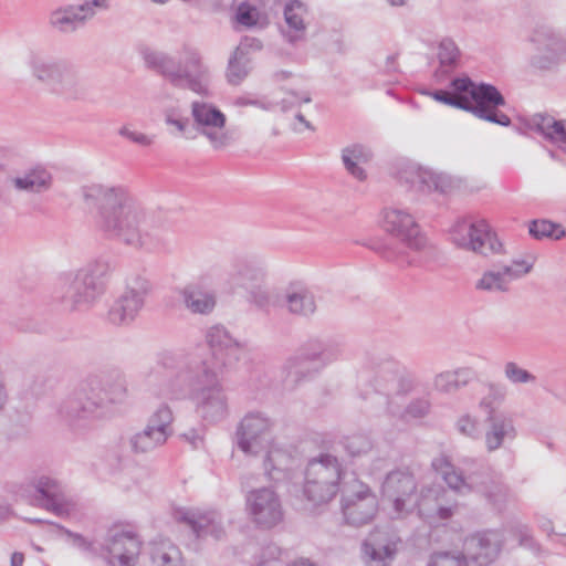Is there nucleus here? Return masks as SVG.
Returning a JSON list of instances; mask_svg holds the SVG:
<instances>
[{"mask_svg":"<svg viewBox=\"0 0 566 566\" xmlns=\"http://www.w3.org/2000/svg\"><path fill=\"white\" fill-rule=\"evenodd\" d=\"M86 206L96 209L95 223L106 237L136 250L155 252L163 248L153 233L155 218L122 186L91 184L82 188Z\"/></svg>","mask_w":566,"mask_h":566,"instance_id":"nucleus-1","label":"nucleus"},{"mask_svg":"<svg viewBox=\"0 0 566 566\" xmlns=\"http://www.w3.org/2000/svg\"><path fill=\"white\" fill-rule=\"evenodd\" d=\"M165 369L163 382L157 395L168 400H181L190 397L196 412L207 423H218L229 413V401L221 385V373L211 369H193L185 359L161 357Z\"/></svg>","mask_w":566,"mask_h":566,"instance_id":"nucleus-2","label":"nucleus"},{"mask_svg":"<svg viewBox=\"0 0 566 566\" xmlns=\"http://www.w3.org/2000/svg\"><path fill=\"white\" fill-rule=\"evenodd\" d=\"M154 102L172 136L193 140L200 134L213 150H223L233 144L234 136L227 127V116L213 103L192 101L189 117L175 92L166 86L155 94Z\"/></svg>","mask_w":566,"mask_h":566,"instance_id":"nucleus-3","label":"nucleus"},{"mask_svg":"<svg viewBox=\"0 0 566 566\" xmlns=\"http://www.w3.org/2000/svg\"><path fill=\"white\" fill-rule=\"evenodd\" d=\"M275 420L265 412H248L239 422L235 439L238 448L248 455L265 452L262 468L269 481L277 483L291 476L292 455L275 442Z\"/></svg>","mask_w":566,"mask_h":566,"instance_id":"nucleus-4","label":"nucleus"},{"mask_svg":"<svg viewBox=\"0 0 566 566\" xmlns=\"http://www.w3.org/2000/svg\"><path fill=\"white\" fill-rule=\"evenodd\" d=\"M145 61L174 87L187 88L202 96L210 95L211 70L198 48L185 44L175 55L151 52L145 56Z\"/></svg>","mask_w":566,"mask_h":566,"instance_id":"nucleus-5","label":"nucleus"},{"mask_svg":"<svg viewBox=\"0 0 566 566\" xmlns=\"http://www.w3.org/2000/svg\"><path fill=\"white\" fill-rule=\"evenodd\" d=\"M428 95L437 102L470 112L480 119L501 126L511 124L510 117L499 111L505 105V99L491 84H475L469 77H457L450 83L449 91L429 92Z\"/></svg>","mask_w":566,"mask_h":566,"instance_id":"nucleus-6","label":"nucleus"},{"mask_svg":"<svg viewBox=\"0 0 566 566\" xmlns=\"http://www.w3.org/2000/svg\"><path fill=\"white\" fill-rule=\"evenodd\" d=\"M27 63L32 76L44 83L53 94L69 101H81L87 96V78L75 64L33 52L29 54Z\"/></svg>","mask_w":566,"mask_h":566,"instance_id":"nucleus-7","label":"nucleus"},{"mask_svg":"<svg viewBox=\"0 0 566 566\" xmlns=\"http://www.w3.org/2000/svg\"><path fill=\"white\" fill-rule=\"evenodd\" d=\"M108 265L102 261L90 262L75 272L65 274L56 290V297L65 311L90 308L104 293V277Z\"/></svg>","mask_w":566,"mask_h":566,"instance_id":"nucleus-8","label":"nucleus"},{"mask_svg":"<svg viewBox=\"0 0 566 566\" xmlns=\"http://www.w3.org/2000/svg\"><path fill=\"white\" fill-rule=\"evenodd\" d=\"M126 392L122 381L102 387L96 378L81 382L60 405V415L70 422L97 418L104 407L120 401Z\"/></svg>","mask_w":566,"mask_h":566,"instance_id":"nucleus-9","label":"nucleus"},{"mask_svg":"<svg viewBox=\"0 0 566 566\" xmlns=\"http://www.w3.org/2000/svg\"><path fill=\"white\" fill-rule=\"evenodd\" d=\"M345 470L338 458L319 453L308 460L305 468L303 494L313 506L327 504L339 492Z\"/></svg>","mask_w":566,"mask_h":566,"instance_id":"nucleus-10","label":"nucleus"},{"mask_svg":"<svg viewBox=\"0 0 566 566\" xmlns=\"http://www.w3.org/2000/svg\"><path fill=\"white\" fill-rule=\"evenodd\" d=\"M205 339L211 350L210 359L198 360L193 355L186 352L165 354L163 357H170L176 360L185 359L192 365L191 368L193 369L208 368L221 374L234 367L239 361L243 344L224 326L217 324L209 327L206 332Z\"/></svg>","mask_w":566,"mask_h":566,"instance_id":"nucleus-11","label":"nucleus"},{"mask_svg":"<svg viewBox=\"0 0 566 566\" xmlns=\"http://www.w3.org/2000/svg\"><path fill=\"white\" fill-rule=\"evenodd\" d=\"M431 468L444 481L448 491H453L459 495L478 492L494 505H501L506 497V490L502 484L491 478H484L479 483L472 476L465 478L462 471L454 467L451 459L446 454L434 457L431 461Z\"/></svg>","mask_w":566,"mask_h":566,"instance_id":"nucleus-12","label":"nucleus"},{"mask_svg":"<svg viewBox=\"0 0 566 566\" xmlns=\"http://www.w3.org/2000/svg\"><path fill=\"white\" fill-rule=\"evenodd\" d=\"M530 64L538 71H554L566 62V36L548 25L535 27L528 35Z\"/></svg>","mask_w":566,"mask_h":566,"instance_id":"nucleus-13","label":"nucleus"},{"mask_svg":"<svg viewBox=\"0 0 566 566\" xmlns=\"http://www.w3.org/2000/svg\"><path fill=\"white\" fill-rule=\"evenodd\" d=\"M451 242L467 251L489 256L502 252V243L484 219H461L450 228Z\"/></svg>","mask_w":566,"mask_h":566,"instance_id":"nucleus-14","label":"nucleus"},{"mask_svg":"<svg viewBox=\"0 0 566 566\" xmlns=\"http://www.w3.org/2000/svg\"><path fill=\"white\" fill-rule=\"evenodd\" d=\"M379 227L392 238L403 243L408 249L418 253H430L432 244L421 233L413 216L406 209L386 207L379 213Z\"/></svg>","mask_w":566,"mask_h":566,"instance_id":"nucleus-15","label":"nucleus"},{"mask_svg":"<svg viewBox=\"0 0 566 566\" xmlns=\"http://www.w3.org/2000/svg\"><path fill=\"white\" fill-rule=\"evenodd\" d=\"M381 493L396 517L408 515L416 509L420 510L418 482L407 469L389 472L382 482Z\"/></svg>","mask_w":566,"mask_h":566,"instance_id":"nucleus-16","label":"nucleus"},{"mask_svg":"<svg viewBox=\"0 0 566 566\" xmlns=\"http://www.w3.org/2000/svg\"><path fill=\"white\" fill-rule=\"evenodd\" d=\"M340 504L346 523L353 526L370 523L379 509L376 494L357 480L344 488Z\"/></svg>","mask_w":566,"mask_h":566,"instance_id":"nucleus-17","label":"nucleus"},{"mask_svg":"<svg viewBox=\"0 0 566 566\" xmlns=\"http://www.w3.org/2000/svg\"><path fill=\"white\" fill-rule=\"evenodd\" d=\"M343 355V349L338 346H325L318 349H304L300 355L289 358L283 366L284 386L294 389L302 381L311 378L314 370L311 365L319 363L323 368L326 365L336 361ZM318 369H315L317 371Z\"/></svg>","mask_w":566,"mask_h":566,"instance_id":"nucleus-18","label":"nucleus"},{"mask_svg":"<svg viewBox=\"0 0 566 566\" xmlns=\"http://www.w3.org/2000/svg\"><path fill=\"white\" fill-rule=\"evenodd\" d=\"M245 511L250 520L262 528H272L284 518L280 494L273 486H260L245 495Z\"/></svg>","mask_w":566,"mask_h":566,"instance_id":"nucleus-19","label":"nucleus"},{"mask_svg":"<svg viewBox=\"0 0 566 566\" xmlns=\"http://www.w3.org/2000/svg\"><path fill=\"white\" fill-rule=\"evenodd\" d=\"M142 551V541L132 530L114 526L108 530L99 555L111 566H135Z\"/></svg>","mask_w":566,"mask_h":566,"instance_id":"nucleus-20","label":"nucleus"},{"mask_svg":"<svg viewBox=\"0 0 566 566\" xmlns=\"http://www.w3.org/2000/svg\"><path fill=\"white\" fill-rule=\"evenodd\" d=\"M29 486L38 494L41 506L61 517L77 513V502L64 491L60 480L50 474H34L29 480Z\"/></svg>","mask_w":566,"mask_h":566,"instance_id":"nucleus-21","label":"nucleus"},{"mask_svg":"<svg viewBox=\"0 0 566 566\" xmlns=\"http://www.w3.org/2000/svg\"><path fill=\"white\" fill-rule=\"evenodd\" d=\"M459 503L452 499L450 491L441 485H422L420 489L419 515L430 523L444 522L459 512Z\"/></svg>","mask_w":566,"mask_h":566,"instance_id":"nucleus-22","label":"nucleus"},{"mask_svg":"<svg viewBox=\"0 0 566 566\" xmlns=\"http://www.w3.org/2000/svg\"><path fill=\"white\" fill-rule=\"evenodd\" d=\"M400 537L392 531L375 528L361 545L363 558L367 566H389L400 545Z\"/></svg>","mask_w":566,"mask_h":566,"instance_id":"nucleus-23","label":"nucleus"},{"mask_svg":"<svg viewBox=\"0 0 566 566\" xmlns=\"http://www.w3.org/2000/svg\"><path fill=\"white\" fill-rule=\"evenodd\" d=\"M108 8V0H85L80 4H69L55 9L50 14V23L62 32H71L93 19L98 11Z\"/></svg>","mask_w":566,"mask_h":566,"instance_id":"nucleus-24","label":"nucleus"},{"mask_svg":"<svg viewBox=\"0 0 566 566\" xmlns=\"http://www.w3.org/2000/svg\"><path fill=\"white\" fill-rule=\"evenodd\" d=\"M504 536L499 531L475 533L464 541L465 557L478 566L495 562L502 551Z\"/></svg>","mask_w":566,"mask_h":566,"instance_id":"nucleus-25","label":"nucleus"},{"mask_svg":"<svg viewBox=\"0 0 566 566\" xmlns=\"http://www.w3.org/2000/svg\"><path fill=\"white\" fill-rule=\"evenodd\" d=\"M268 276L266 263L262 260H247L235 264L231 277L240 286L251 290L252 301L263 306L268 302V294L260 290V285Z\"/></svg>","mask_w":566,"mask_h":566,"instance_id":"nucleus-26","label":"nucleus"},{"mask_svg":"<svg viewBox=\"0 0 566 566\" xmlns=\"http://www.w3.org/2000/svg\"><path fill=\"white\" fill-rule=\"evenodd\" d=\"M175 518L187 523L198 537L220 539L224 535L222 518L216 511L182 507L176 510Z\"/></svg>","mask_w":566,"mask_h":566,"instance_id":"nucleus-27","label":"nucleus"},{"mask_svg":"<svg viewBox=\"0 0 566 566\" xmlns=\"http://www.w3.org/2000/svg\"><path fill=\"white\" fill-rule=\"evenodd\" d=\"M147 292L146 283H143L139 287H127L111 307L109 321L118 326L129 325L143 308Z\"/></svg>","mask_w":566,"mask_h":566,"instance_id":"nucleus-28","label":"nucleus"},{"mask_svg":"<svg viewBox=\"0 0 566 566\" xmlns=\"http://www.w3.org/2000/svg\"><path fill=\"white\" fill-rule=\"evenodd\" d=\"M284 25L282 36L290 44H296L306 39L308 27L307 6L300 0H286L283 4Z\"/></svg>","mask_w":566,"mask_h":566,"instance_id":"nucleus-29","label":"nucleus"},{"mask_svg":"<svg viewBox=\"0 0 566 566\" xmlns=\"http://www.w3.org/2000/svg\"><path fill=\"white\" fill-rule=\"evenodd\" d=\"M180 305L193 315H209L217 305L216 292L205 287L202 279L178 291Z\"/></svg>","mask_w":566,"mask_h":566,"instance_id":"nucleus-30","label":"nucleus"},{"mask_svg":"<svg viewBox=\"0 0 566 566\" xmlns=\"http://www.w3.org/2000/svg\"><path fill=\"white\" fill-rule=\"evenodd\" d=\"M517 437L514 420L506 413L486 418V430L483 436L484 448L489 453L502 449L505 442H512Z\"/></svg>","mask_w":566,"mask_h":566,"instance_id":"nucleus-31","label":"nucleus"},{"mask_svg":"<svg viewBox=\"0 0 566 566\" xmlns=\"http://www.w3.org/2000/svg\"><path fill=\"white\" fill-rule=\"evenodd\" d=\"M401 179L421 192H446L451 187V179L448 175L418 166H409L401 174Z\"/></svg>","mask_w":566,"mask_h":566,"instance_id":"nucleus-32","label":"nucleus"},{"mask_svg":"<svg viewBox=\"0 0 566 566\" xmlns=\"http://www.w3.org/2000/svg\"><path fill=\"white\" fill-rule=\"evenodd\" d=\"M262 44L254 38H244L234 49L227 67V80L232 85H239L249 75L251 51L261 50Z\"/></svg>","mask_w":566,"mask_h":566,"instance_id":"nucleus-33","label":"nucleus"},{"mask_svg":"<svg viewBox=\"0 0 566 566\" xmlns=\"http://www.w3.org/2000/svg\"><path fill=\"white\" fill-rule=\"evenodd\" d=\"M528 128L543 139L566 151V118L535 114L527 122Z\"/></svg>","mask_w":566,"mask_h":566,"instance_id":"nucleus-34","label":"nucleus"},{"mask_svg":"<svg viewBox=\"0 0 566 566\" xmlns=\"http://www.w3.org/2000/svg\"><path fill=\"white\" fill-rule=\"evenodd\" d=\"M476 378L472 367H458L437 374L433 378V389L443 395H453L470 385Z\"/></svg>","mask_w":566,"mask_h":566,"instance_id":"nucleus-35","label":"nucleus"},{"mask_svg":"<svg viewBox=\"0 0 566 566\" xmlns=\"http://www.w3.org/2000/svg\"><path fill=\"white\" fill-rule=\"evenodd\" d=\"M373 158L371 150L361 144H352L342 149V161L347 172L359 181L367 178L365 165Z\"/></svg>","mask_w":566,"mask_h":566,"instance_id":"nucleus-36","label":"nucleus"},{"mask_svg":"<svg viewBox=\"0 0 566 566\" xmlns=\"http://www.w3.org/2000/svg\"><path fill=\"white\" fill-rule=\"evenodd\" d=\"M285 303L289 313L308 317L316 312L314 294L305 286L291 285L285 293Z\"/></svg>","mask_w":566,"mask_h":566,"instance_id":"nucleus-37","label":"nucleus"},{"mask_svg":"<svg viewBox=\"0 0 566 566\" xmlns=\"http://www.w3.org/2000/svg\"><path fill=\"white\" fill-rule=\"evenodd\" d=\"M151 566H185L181 551L168 538H158L149 545Z\"/></svg>","mask_w":566,"mask_h":566,"instance_id":"nucleus-38","label":"nucleus"},{"mask_svg":"<svg viewBox=\"0 0 566 566\" xmlns=\"http://www.w3.org/2000/svg\"><path fill=\"white\" fill-rule=\"evenodd\" d=\"M12 182L18 190L39 193L51 187L52 177L45 169L36 168L14 178Z\"/></svg>","mask_w":566,"mask_h":566,"instance_id":"nucleus-39","label":"nucleus"},{"mask_svg":"<svg viewBox=\"0 0 566 566\" xmlns=\"http://www.w3.org/2000/svg\"><path fill=\"white\" fill-rule=\"evenodd\" d=\"M168 439L148 424L129 438V446L135 453H147L166 443Z\"/></svg>","mask_w":566,"mask_h":566,"instance_id":"nucleus-40","label":"nucleus"},{"mask_svg":"<svg viewBox=\"0 0 566 566\" xmlns=\"http://www.w3.org/2000/svg\"><path fill=\"white\" fill-rule=\"evenodd\" d=\"M235 20L238 23L247 28H264L269 24V17L264 8L250 2H242L239 4Z\"/></svg>","mask_w":566,"mask_h":566,"instance_id":"nucleus-41","label":"nucleus"},{"mask_svg":"<svg viewBox=\"0 0 566 566\" xmlns=\"http://www.w3.org/2000/svg\"><path fill=\"white\" fill-rule=\"evenodd\" d=\"M402 380L395 373L380 371L374 378V390L387 403L389 398L405 391Z\"/></svg>","mask_w":566,"mask_h":566,"instance_id":"nucleus-42","label":"nucleus"},{"mask_svg":"<svg viewBox=\"0 0 566 566\" xmlns=\"http://www.w3.org/2000/svg\"><path fill=\"white\" fill-rule=\"evenodd\" d=\"M503 376L513 386H527L537 382V377L515 360H506L503 364Z\"/></svg>","mask_w":566,"mask_h":566,"instance_id":"nucleus-43","label":"nucleus"},{"mask_svg":"<svg viewBox=\"0 0 566 566\" xmlns=\"http://www.w3.org/2000/svg\"><path fill=\"white\" fill-rule=\"evenodd\" d=\"M175 416L172 409L167 403H160L149 416L147 424L158 430L167 439L172 434V422Z\"/></svg>","mask_w":566,"mask_h":566,"instance_id":"nucleus-44","label":"nucleus"},{"mask_svg":"<svg viewBox=\"0 0 566 566\" xmlns=\"http://www.w3.org/2000/svg\"><path fill=\"white\" fill-rule=\"evenodd\" d=\"M505 400V390L497 384L490 382L486 386L485 394L479 400V408L486 415V418L491 416H497L496 409Z\"/></svg>","mask_w":566,"mask_h":566,"instance_id":"nucleus-45","label":"nucleus"},{"mask_svg":"<svg viewBox=\"0 0 566 566\" xmlns=\"http://www.w3.org/2000/svg\"><path fill=\"white\" fill-rule=\"evenodd\" d=\"M455 431L467 439L476 441L482 437L480 418L472 412H463L454 421Z\"/></svg>","mask_w":566,"mask_h":566,"instance_id":"nucleus-46","label":"nucleus"},{"mask_svg":"<svg viewBox=\"0 0 566 566\" xmlns=\"http://www.w3.org/2000/svg\"><path fill=\"white\" fill-rule=\"evenodd\" d=\"M528 233L536 240H560L566 235V231L560 224L545 219L530 222Z\"/></svg>","mask_w":566,"mask_h":566,"instance_id":"nucleus-47","label":"nucleus"},{"mask_svg":"<svg viewBox=\"0 0 566 566\" xmlns=\"http://www.w3.org/2000/svg\"><path fill=\"white\" fill-rule=\"evenodd\" d=\"M438 60L444 73L453 70L460 60V50L452 39H443L438 46Z\"/></svg>","mask_w":566,"mask_h":566,"instance_id":"nucleus-48","label":"nucleus"},{"mask_svg":"<svg viewBox=\"0 0 566 566\" xmlns=\"http://www.w3.org/2000/svg\"><path fill=\"white\" fill-rule=\"evenodd\" d=\"M475 289L484 292H505L509 290L499 268L485 271L476 281Z\"/></svg>","mask_w":566,"mask_h":566,"instance_id":"nucleus-49","label":"nucleus"},{"mask_svg":"<svg viewBox=\"0 0 566 566\" xmlns=\"http://www.w3.org/2000/svg\"><path fill=\"white\" fill-rule=\"evenodd\" d=\"M343 444L345 451L350 457H360L368 453L373 448L370 438L361 433L346 437Z\"/></svg>","mask_w":566,"mask_h":566,"instance_id":"nucleus-50","label":"nucleus"},{"mask_svg":"<svg viewBox=\"0 0 566 566\" xmlns=\"http://www.w3.org/2000/svg\"><path fill=\"white\" fill-rule=\"evenodd\" d=\"M312 97L307 91H286L285 96L281 99L280 105L283 112H295L302 104L311 103Z\"/></svg>","mask_w":566,"mask_h":566,"instance_id":"nucleus-51","label":"nucleus"},{"mask_svg":"<svg viewBox=\"0 0 566 566\" xmlns=\"http://www.w3.org/2000/svg\"><path fill=\"white\" fill-rule=\"evenodd\" d=\"M428 566H468L461 553L437 552L431 555Z\"/></svg>","mask_w":566,"mask_h":566,"instance_id":"nucleus-52","label":"nucleus"},{"mask_svg":"<svg viewBox=\"0 0 566 566\" xmlns=\"http://www.w3.org/2000/svg\"><path fill=\"white\" fill-rule=\"evenodd\" d=\"M118 134L127 140L142 147H150L155 143L154 136L133 129L129 126L120 127Z\"/></svg>","mask_w":566,"mask_h":566,"instance_id":"nucleus-53","label":"nucleus"},{"mask_svg":"<svg viewBox=\"0 0 566 566\" xmlns=\"http://www.w3.org/2000/svg\"><path fill=\"white\" fill-rule=\"evenodd\" d=\"M283 552L276 544H269L262 548L256 566H280Z\"/></svg>","mask_w":566,"mask_h":566,"instance_id":"nucleus-54","label":"nucleus"},{"mask_svg":"<svg viewBox=\"0 0 566 566\" xmlns=\"http://www.w3.org/2000/svg\"><path fill=\"white\" fill-rule=\"evenodd\" d=\"M56 527L60 530L61 533H63L67 536L71 544L74 545L75 547H77L84 552H87V553H92V554L97 553L95 545L92 542H90L87 538L82 536L81 534L73 533L62 526L56 525Z\"/></svg>","mask_w":566,"mask_h":566,"instance_id":"nucleus-55","label":"nucleus"},{"mask_svg":"<svg viewBox=\"0 0 566 566\" xmlns=\"http://www.w3.org/2000/svg\"><path fill=\"white\" fill-rule=\"evenodd\" d=\"M513 534L518 544L533 551H538V546L534 541L531 530L527 525L518 524L513 528Z\"/></svg>","mask_w":566,"mask_h":566,"instance_id":"nucleus-56","label":"nucleus"},{"mask_svg":"<svg viewBox=\"0 0 566 566\" xmlns=\"http://www.w3.org/2000/svg\"><path fill=\"white\" fill-rule=\"evenodd\" d=\"M430 403L428 400L419 399L411 401L406 408V415L410 418H421L428 413Z\"/></svg>","mask_w":566,"mask_h":566,"instance_id":"nucleus-57","label":"nucleus"},{"mask_svg":"<svg viewBox=\"0 0 566 566\" xmlns=\"http://www.w3.org/2000/svg\"><path fill=\"white\" fill-rule=\"evenodd\" d=\"M534 263H535V256L530 255L525 259L513 260L511 265L513 266L514 270H516L517 275L521 279L532 271Z\"/></svg>","mask_w":566,"mask_h":566,"instance_id":"nucleus-58","label":"nucleus"},{"mask_svg":"<svg viewBox=\"0 0 566 566\" xmlns=\"http://www.w3.org/2000/svg\"><path fill=\"white\" fill-rule=\"evenodd\" d=\"M291 127L297 134H302L305 130H314V127L304 117V115L301 113L300 108L294 112L293 119L291 122Z\"/></svg>","mask_w":566,"mask_h":566,"instance_id":"nucleus-59","label":"nucleus"},{"mask_svg":"<svg viewBox=\"0 0 566 566\" xmlns=\"http://www.w3.org/2000/svg\"><path fill=\"white\" fill-rule=\"evenodd\" d=\"M181 438L189 442L193 448H200L203 444L202 434L195 429L182 433Z\"/></svg>","mask_w":566,"mask_h":566,"instance_id":"nucleus-60","label":"nucleus"},{"mask_svg":"<svg viewBox=\"0 0 566 566\" xmlns=\"http://www.w3.org/2000/svg\"><path fill=\"white\" fill-rule=\"evenodd\" d=\"M503 279H504V282L505 284L509 286L511 284L512 281H515V280H518L520 276L517 275V272L516 270L513 269V266L511 264H507V265H501V266H497Z\"/></svg>","mask_w":566,"mask_h":566,"instance_id":"nucleus-61","label":"nucleus"},{"mask_svg":"<svg viewBox=\"0 0 566 566\" xmlns=\"http://www.w3.org/2000/svg\"><path fill=\"white\" fill-rule=\"evenodd\" d=\"M234 104L237 106L253 105V106H258V107H261L263 109H266V111H270L272 108V104L271 103H264V102H261V101L251 99V98H247V97H239V98H237Z\"/></svg>","mask_w":566,"mask_h":566,"instance_id":"nucleus-62","label":"nucleus"},{"mask_svg":"<svg viewBox=\"0 0 566 566\" xmlns=\"http://www.w3.org/2000/svg\"><path fill=\"white\" fill-rule=\"evenodd\" d=\"M537 525L548 536H551L554 533L553 522L547 516H544V515L537 516Z\"/></svg>","mask_w":566,"mask_h":566,"instance_id":"nucleus-63","label":"nucleus"},{"mask_svg":"<svg viewBox=\"0 0 566 566\" xmlns=\"http://www.w3.org/2000/svg\"><path fill=\"white\" fill-rule=\"evenodd\" d=\"M379 252L382 254V256L385 259H387L388 261H392V262H400V263H405V260L401 258L400 260V256L395 254V252H392L391 250H389L388 248H382L379 250ZM406 263L407 264H412L413 261L411 260H406Z\"/></svg>","mask_w":566,"mask_h":566,"instance_id":"nucleus-64","label":"nucleus"}]
</instances>
